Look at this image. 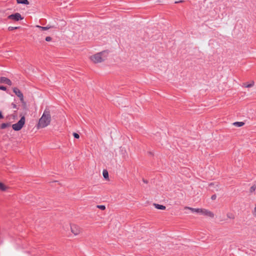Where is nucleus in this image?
Segmentation results:
<instances>
[{"label": "nucleus", "instance_id": "f257e3e1", "mask_svg": "<svg viewBox=\"0 0 256 256\" xmlns=\"http://www.w3.org/2000/svg\"><path fill=\"white\" fill-rule=\"evenodd\" d=\"M51 120L50 110L48 109H46L39 120L37 128H40L46 127L50 124Z\"/></svg>", "mask_w": 256, "mask_h": 256}, {"label": "nucleus", "instance_id": "f03ea898", "mask_svg": "<svg viewBox=\"0 0 256 256\" xmlns=\"http://www.w3.org/2000/svg\"><path fill=\"white\" fill-rule=\"evenodd\" d=\"M20 102L22 104V106L24 110V112L20 114V119L18 120V122L12 125V128L16 131L20 130L23 127L24 125V124L26 122L24 115L26 114V111L28 110L26 104V102H24V99H23V101Z\"/></svg>", "mask_w": 256, "mask_h": 256}, {"label": "nucleus", "instance_id": "7ed1b4c3", "mask_svg": "<svg viewBox=\"0 0 256 256\" xmlns=\"http://www.w3.org/2000/svg\"><path fill=\"white\" fill-rule=\"evenodd\" d=\"M108 56V52L104 50L90 56V60L94 64L102 62L106 60Z\"/></svg>", "mask_w": 256, "mask_h": 256}, {"label": "nucleus", "instance_id": "20e7f679", "mask_svg": "<svg viewBox=\"0 0 256 256\" xmlns=\"http://www.w3.org/2000/svg\"><path fill=\"white\" fill-rule=\"evenodd\" d=\"M70 230L74 236H78L81 232V228L76 224L70 225Z\"/></svg>", "mask_w": 256, "mask_h": 256}, {"label": "nucleus", "instance_id": "39448f33", "mask_svg": "<svg viewBox=\"0 0 256 256\" xmlns=\"http://www.w3.org/2000/svg\"><path fill=\"white\" fill-rule=\"evenodd\" d=\"M8 18L14 20V21H18L23 20L24 18L21 16L20 13L16 12L12 14H10L8 16Z\"/></svg>", "mask_w": 256, "mask_h": 256}, {"label": "nucleus", "instance_id": "423d86ee", "mask_svg": "<svg viewBox=\"0 0 256 256\" xmlns=\"http://www.w3.org/2000/svg\"><path fill=\"white\" fill-rule=\"evenodd\" d=\"M200 214L211 218H213L214 217V213L206 209L200 208Z\"/></svg>", "mask_w": 256, "mask_h": 256}, {"label": "nucleus", "instance_id": "0eeeda50", "mask_svg": "<svg viewBox=\"0 0 256 256\" xmlns=\"http://www.w3.org/2000/svg\"><path fill=\"white\" fill-rule=\"evenodd\" d=\"M13 92L20 98V101H23V94L18 88H13Z\"/></svg>", "mask_w": 256, "mask_h": 256}, {"label": "nucleus", "instance_id": "6e6552de", "mask_svg": "<svg viewBox=\"0 0 256 256\" xmlns=\"http://www.w3.org/2000/svg\"><path fill=\"white\" fill-rule=\"evenodd\" d=\"M1 83H4L9 86L12 85V82L5 77H1Z\"/></svg>", "mask_w": 256, "mask_h": 256}, {"label": "nucleus", "instance_id": "1a4fd4ad", "mask_svg": "<svg viewBox=\"0 0 256 256\" xmlns=\"http://www.w3.org/2000/svg\"><path fill=\"white\" fill-rule=\"evenodd\" d=\"M218 185L214 186V184L211 183L209 184V190L212 191L218 190Z\"/></svg>", "mask_w": 256, "mask_h": 256}, {"label": "nucleus", "instance_id": "9d476101", "mask_svg": "<svg viewBox=\"0 0 256 256\" xmlns=\"http://www.w3.org/2000/svg\"><path fill=\"white\" fill-rule=\"evenodd\" d=\"M184 209L190 210L192 212H196L198 213H200V208H190V207H188V206H186L184 208Z\"/></svg>", "mask_w": 256, "mask_h": 256}, {"label": "nucleus", "instance_id": "9b49d317", "mask_svg": "<svg viewBox=\"0 0 256 256\" xmlns=\"http://www.w3.org/2000/svg\"><path fill=\"white\" fill-rule=\"evenodd\" d=\"M154 207L158 209V210H164L166 208L165 206H162V205H160V204H154Z\"/></svg>", "mask_w": 256, "mask_h": 256}, {"label": "nucleus", "instance_id": "f8f14e48", "mask_svg": "<svg viewBox=\"0 0 256 256\" xmlns=\"http://www.w3.org/2000/svg\"><path fill=\"white\" fill-rule=\"evenodd\" d=\"M244 123L242 122H237L233 123V125L236 127H241L244 125Z\"/></svg>", "mask_w": 256, "mask_h": 256}, {"label": "nucleus", "instance_id": "ddd939ff", "mask_svg": "<svg viewBox=\"0 0 256 256\" xmlns=\"http://www.w3.org/2000/svg\"><path fill=\"white\" fill-rule=\"evenodd\" d=\"M18 4H28L29 2L28 0H16Z\"/></svg>", "mask_w": 256, "mask_h": 256}, {"label": "nucleus", "instance_id": "4468645a", "mask_svg": "<svg viewBox=\"0 0 256 256\" xmlns=\"http://www.w3.org/2000/svg\"><path fill=\"white\" fill-rule=\"evenodd\" d=\"M10 188L4 184L1 183V191H7Z\"/></svg>", "mask_w": 256, "mask_h": 256}, {"label": "nucleus", "instance_id": "2eb2a0df", "mask_svg": "<svg viewBox=\"0 0 256 256\" xmlns=\"http://www.w3.org/2000/svg\"><path fill=\"white\" fill-rule=\"evenodd\" d=\"M36 27L39 28L42 30H49L50 28V27L42 26H38V25H36Z\"/></svg>", "mask_w": 256, "mask_h": 256}, {"label": "nucleus", "instance_id": "dca6fc26", "mask_svg": "<svg viewBox=\"0 0 256 256\" xmlns=\"http://www.w3.org/2000/svg\"><path fill=\"white\" fill-rule=\"evenodd\" d=\"M226 216L228 218L232 220H234L235 218L234 214L231 212H228L226 214Z\"/></svg>", "mask_w": 256, "mask_h": 256}, {"label": "nucleus", "instance_id": "f3484780", "mask_svg": "<svg viewBox=\"0 0 256 256\" xmlns=\"http://www.w3.org/2000/svg\"><path fill=\"white\" fill-rule=\"evenodd\" d=\"M103 176L105 178H108V173L106 170H103Z\"/></svg>", "mask_w": 256, "mask_h": 256}, {"label": "nucleus", "instance_id": "a211bd4d", "mask_svg": "<svg viewBox=\"0 0 256 256\" xmlns=\"http://www.w3.org/2000/svg\"><path fill=\"white\" fill-rule=\"evenodd\" d=\"M97 208L102 210H104L106 209V206L104 205H98Z\"/></svg>", "mask_w": 256, "mask_h": 256}, {"label": "nucleus", "instance_id": "6ab92c4d", "mask_svg": "<svg viewBox=\"0 0 256 256\" xmlns=\"http://www.w3.org/2000/svg\"><path fill=\"white\" fill-rule=\"evenodd\" d=\"M18 28L19 27H18V26H15V27L10 26L8 28V30H14L18 29Z\"/></svg>", "mask_w": 256, "mask_h": 256}, {"label": "nucleus", "instance_id": "aec40b11", "mask_svg": "<svg viewBox=\"0 0 256 256\" xmlns=\"http://www.w3.org/2000/svg\"><path fill=\"white\" fill-rule=\"evenodd\" d=\"M254 85V82H252L251 84L246 86V88H251Z\"/></svg>", "mask_w": 256, "mask_h": 256}, {"label": "nucleus", "instance_id": "412c9836", "mask_svg": "<svg viewBox=\"0 0 256 256\" xmlns=\"http://www.w3.org/2000/svg\"><path fill=\"white\" fill-rule=\"evenodd\" d=\"M73 136L76 138H80L79 134L76 132L73 133Z\"/></svg>", "mask_w": 256, "mask_h": 256}, {"label": "nucleus", "instance_id": "4be33fe9", "mask_svg": "<svg viewBox=\"0 0 256 256\" xmlns=\"http://www.w3.org/2000/svg\"><path fill=\"white\" fill-rule=\"evenodd\" d=\"M52 40V38L50 36H46V40L47 42H50Z\"/></svg>", "mask_w": 256, "mask_h": 256}, {"label": "nucleus", "instance_id": "5701e85b", "mask_svg": "<svg viewBox=\"0 0 256 256\" xmlns=\"http://www.w3.org/2000/svg\"><path fill=\"white\" fill-rule=\"evenodd\" d=\"M256 186H252L251 188H250V191L252 192H254L255 190H256Z\"/></svg>", "mask_w": 256, "mask_h": 256}, {"label": "nucleus", "instance_id": "b1692460", "mask_svg": "<svg viewBox=\"0 0 256 256\" xmlns=\"http://www.w3.org/2000/svg\"><path fill=\"white\" fill-rule=\"evenodd\" d=\"M12 106L14 108H17V106L14 103L12 104Z\"/></svg>", "mask_w": 256, "mask_h": 256}, {"label": "nucleus", "instance_id": "393cba45", "mask_svg": "<svg viewBox=\"0 0 256 256\" xmlns=\"http://www.w3.org/2000/svg\"><path fill=\"white\" fill-rule=\"evenodd\" d=\"M253 214L254 216H256V206H255L254 208V212H253Z\"/></svg>", "mask_w": 256, "mask_h": 256}, {"label": "nucleus", "instance_id": "a878e982", "mask_svg": "<svg viewBox=\"0 0 256 256\" xmlns=\"http://www.w3.org/2000/svg\"><path fill=\"white\" fill-rule=\"evenodd\" d=\"M6 128V124H3L1 125L2 128Z\"/></svg>", "mask_w": 256, "mask_h": 256}, {"label": "nucleus", "instance_id": "bb28decb", "mask_svg": "<svg viewBox=\"0 0 256 256\" xmlns=\"http://www.w3.org/2000/svg\"><path fill=\"white\" fill-rule=\"evenodd\" d=\"M6 87L1 86V90H6Z\"/></svg>", "mask_w": 256, "mask_h": 256}, {"label": "nucleus", "instance_id": "cd10ccee", "mask_svg": "<svg viewBox=\"0 0 256 256\" xmlns=\"http://www.w3.org/2000/svg\"><path fill=\"white\" fill-rule=\"evenodd\" d=\"M46 27H50V28H56L54 26H51V25H48Z\"/></svg>", "mask_w": 256, "mask_h": 256}, {"label": "nucleus", "instance_id": "c85d7f7f", "mask_svg": "<svg viewBox=\"0 0 256 256\" xmlns=\"http://www.w3.org/2000/svg\"><path fill=\"white\" fill-rule=\"evenodd\" d=\"M216 195L214 194L213 196H212V198H211L213 200H215L216 198Z\"/></svg>", "mask_w": 256, "mask_h": 256}, {"label": "nucleus", "instance_id": "c756f323", "mask_svg": "<svg viewBox=\"0 0 256 256\" xmlns=\"http://www.w3.org/2000/svg\"><path fill=\"white\" fill-rule=\"evenodd\" d=\"M66 22H65L64 21H62V26H66Z\"/></svg>", "mask_w": 256, "mask_h": 256}, {"label": "nucleus", "instance_id": "7c9ffc66", "mask_svg": "<svg viewBox=\"0 0 256 256\" xmlns=\"http://www.w3.org/2000/svg\"><path fill=\"white\" fill-rule=\"evenodd\" d=\"M182 2V0H181V1H180V2H175V3H178V2Z\"/></svg>", "mask_w": 256, "mask_h": 256}, {"label": "nucleus", "instance_id": "2f4dec72", "mask_svg": "<svg viewBox=\"0 0 256 256\" xmlns=\"http://www.w3.org/2000/svg\"><path fill=\"white\" fill-rule=\"evenodd\" d=\"M143 181H144V182L147 183V181H146V180H143Z\"/></svg>", "mask_w": 256, "mask_h": 256}, {"label": "nucleus", "instance_id": "473e14b6", "mask_svg": "<svg viewBox=\"0 0 256 256\" xmlns=\"http://www.w3.org/2000/svg\"><path fill=\"white\" fill-rule=\"evenodd\" d=\"M0 118H2V114H1Z\"/></svg>", "mask_w": 256, "mask_h": 256}]
</instances>
